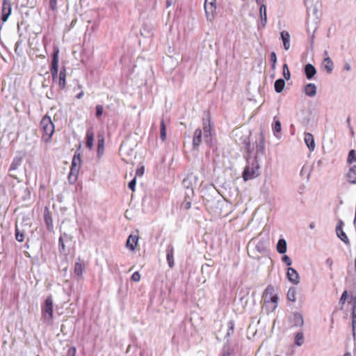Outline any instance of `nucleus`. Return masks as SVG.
<instances>
[{
    "label": "nucleus",
    "instance_id": "obj_1",
    "mask_svg": "<svg viewBox=\"0 0 356 356\" xmlns=\"http://www.w3.org/2000/svg\"><path fill=\"white\" fill-rule=\"evenodd\" d=\"M39 128L41 134L42 141L45 143H50L52 136L55 131V127L49 115H45L42 118Z\"/></svg>",
    "mask_w": 356,
    "mask_h": 356
},
{
    "label": "nucleus",
    "instance_id": "obj_2",
    "mask_svg": "<svg viewBox=\"0 0 356 356\" xmlns=\"http://www.w3.org/2000/svg\"><path fill=\"white\" fill-rule=\"evenodd\" d=\"M259 165L257 159H254L251 165H247L243 172V179L244 181L252 179L259 175Z\"/></svg>",
    "mask_w": 356,
    "mask_h": 356
},
{
    "label": "nucleus",
    "instance_id": "obj_3",
    "mask_svg": "<svg viewBox=\"0 0 356 356\" xmlns=\"http://www.w3.org/2000/svg\"><path fill=\"white\" fill-rule=\"evenodd\" d=\"M263 298L265 303H272V311H274L277 307L278 297L275 293L274 287L272 285H268L263 294Z\"/></svg>",
    "mask_w": 356,
    "mask_h": 356
},
{
    "label": "nucleus",
    "instance_id": "obj_4",
    "mask_svg": "<svg viewBox=\"0 0 356 356\" xmlns=\"http://www.w3.org/2000/svg\"><path fill=\"white\" fill-rule=\"evenodd\" d=\"M54 306L51 296H49L44 301V306L42 309V314L44 318L48 321H51L53 318Z\"/></svg>",
    "mask_w": 356,
    "mask_h": 356
},
{
    "label": "nucleus",
    "instance_id": "obj_5",
    "mask_svg": "<svg viewBox=\"0 0 356 356\" xmlns=\"http://www.w3.org/2000/svg\"><path fill=\"white\" fill-rule=\"evenodd\" d=\"M58 54L59 50L58 48L54 49L53 56H52V60H51V65L50 67V72L52 75V79L54 81L58 77Z\"/></svg>",
    "mask_w": 356,
    "mask_h": 356
},
{
    "label": "nucleus",
    "instance_id": "obj_6",
    "mask_svg": "<svg viewBox=\"0 0 356 356\" xmlns=\"http://www.w3.org/2000/svg\"><path fill=\"white\" fill-rule=\"evenodd\" d=\"M216 9V0H211V2H208V0H205L204 10L208 20L212 21L214 19Z\"/></svg>",
    "mask_w": 356,
    "mask_h": 356
},
{
    "label": "nucleus",
    "instance_id": "obj_7",
    "mask_svg": "<svg viewBox=\"0 0 356 356\" xmlns=\"http://www.w3.org/2000/svg\"><path fill=\"white\" fill-rule=\"evenodd\" d=\"M1 20L5 22L8 20L12 12V4L10 0H3L2 3Z\"/></svg>",
    "mask_w": 356,
    "mask_h": 356
},
{
    "label": "nucleus",
    "instance_id": "obj_8",
    "mask_svg": "<svg viewBox=\"0 0 356 356\" xmlns=\"http://www.w3.org/2000/svg\"><path fill=\"white\" fill-rule=\"evenodd\" d=\"M203 131L204 138L211 136L212 126L211 124V118L208 113L207 117L202 120Z\"/></svg>",
    "mask_w": 356,
    "mask_h": 356
},
{
    "label": "nucleus",
    "instance_id": "obj_9",
    "mask_svg": "<svg viewBox=\"0 0 356 356\" xmlns=\"http://www.w3.org/2000/svg\"><path fill=\"white\" fill-rule=\"evenodd\" d=\"M202 142V131L201 129H197L193 138V147L194 149H197Z\"/></svg>",
    "mask_w": 356,
    "mask_h": 356
},
{
    "label": "nucleus",
    "instance_id": "obj_10",
    "mask_svg": "<svg viewBox=\"0 0 356 356\" xmlns=\"http://www.w3.org/2000/svg\"><path fill=\"white\" fill-rule=\"evenodd\" d=\"M289 280L294 284H297L300 282V277L298 272L293 268H288L286 273Z\"/></svg>",
    "mask_w": 356,
    "mask_h": 356
},
{
    "label": "nucleus",
    "instance_id": "obj_11",
    "mask_svg": "<svg viewBox=\"0 0 356 356\" xmlns=\"http://www.w3.org/2000/svg\"><path fill=\"white\" fill-rule=\"evenodd\" d=\"M86 145L90 150H92L93 149V147H94V131H93L92 128H89L86 131Z\"/></svg>",
    "mask_w": 356,
    "mask_h": 356
},
{
    "label": "nucleus",
    "instance_id": "obj_12",
    "mask_svg": "<svg viewBox=\"0 0 356 356\" xmlns=\"http://www.w3.org/2000/svg\"><path fill=\"white\" fill-rule=\"evenodd\" d=\"M85 265L81 258L79 257L74 264V273L77 277H81L83 275Z\"/></svg>",
    "mask_w": 356,
    "mask_h": 356
},
{
    "label": "nucleus",
    "instance_id": "obj_13",
    "mask_svg": "<svg viewBox=\"0 0 356 356\" xmlns=\"http://www.w3.org/2000/svg\"><path fill=\"white\" fill-rule=\"evenodd\" d=\"M66 69L65 67H63L60 71V73L58 74V84L59 86V88L60 90H64L66 86Z\"/></svg>",
    "mask_w": 356,
    "mask_h": 356
},
{
    "label": "nucleus",
    "instance_id": "obj_14",
    "mask_svg": "<svg viewBox=\"0 0 356 356\" xmlns=\"http://www.w3.org/2000/svg\"><path fill=\"white\" fill-rule=\"evenodd\" d=\"M342 226H343V222L342 221H339L338 225H337V227H336V232H337V236L342 241H343L345 243L347 244V243H349V240H348V238L347 235L343 232Z\"/></svg>",
    "mask_w": 356,
    "mask_h": 356
},
{
    "label": "nucleus",
    "instance_id": "obj_15",
    "mask_svg": "<svg viewBox=\"0 0 356 356\" xmlns=\"http://www.w3.org/2000/svg\"><path fill=\"white\" fill-rule=\"evenodd\" d=\"M166 258L170 268H173L174 263V247L170 244L166 250Z\"/></svg>",
    "mask_w": 356,
    "mask_h": 356
},
{
    "label": "nucleus",
    "instance_id": "obj_16",
    "mask_svg": "<svg viewBox=\"0 0 356 356\" xmlns=\"http://www.w3.org/2000/svg\"><path fill=\"white\" fill-rule=\"evenodd\" d=\"M138 236L137 235L131 234L127 238L126 246L131 250H134L137 246Z\"/></svg>",
    "mask_w": 356,
    "mask_h": 356
},
{
    "label": "nucleus",
    "instance_id": "obj_17",
    "mask_svg": "<svg viewBox=\"0 0 356 356\" xmlns=\"http://www.w3.org/2000/svg\"><path fill=\"white\" fill-rule=\"evenodd\" d=\"M282 40L283 42L284 48L285 50L290 49V34L286 31H282L280 33Z\"/></svg>",
    "mask_w": 356,
    "mask_h": 356
},
{
    "label": "nucleus",
    "instance_id": "obj_18",
    "mask_svg": "<svg viewBox=\"0 0 356 356\" xmlns=\"http://www.w3.org/2000/svg\"><path fill=\"white\" fill-rule=\"evenodd\" d=\"M304 140L307 146L310 150H314L315 149L316 146L314 143V138L311 133H305Z\"/></svg>",
    "mask_w": 356,
    "mask_h": 356
},
{
    "label": "nucleus",
    "instance_id": "obj_19",
    "mask_svg": "<svg viewBox=\"0 0 356 356\" xmlns=\"http://www.w3.org/2000/svg\"><path fill=\"white\" fill-rule=\"evenodd\" d=\"M346 177L349 183L356 184V165H353L349 169Z\"/></svg>",
    "mask_w": 356,
    "mask_h": 356
},
{
    "label": "nucleus",
    "instance_id": "obj_20",
    "mask_svg": "<svg viewBox=\"0 0 356 356\" xmlns=\"http://www.w3.org/2000/svg\"><path fill=\"white\" fill-rule=\"evenodd\" d=\"M97 138V156L100 157L104 151V137L102 134H99Z\"/></svg>",
    "mask_w": 356,
    "mask_h": 356
},
{
    "label": "nucleus",
    "instance_id": "obj_21",
    "mask_svg": "<svg viewBox=\"0 0 356 356\" xmlns=\"http://www.w3.org/2000/svg\"><path fill=\"white\" fill-rule=\"evenodd\" d=\"M81 163V158L80 156H74L72 162V166H71V170H70V175L71 176L74 172H78L79 170V165Z\"/></svg>",
    "mask_w": 356,
    "mask_h": 356
},
{
    "label": "nucleus",
    "instance_id": "obj_22",
    "mask_svg": "<svg viewBox=\"0 0 356 356\" xmlns=\"http://www.w3.org/2000/svg\"><path fill=\"white\" fill-rule=\"evenodd\" d=\"M292 323L293 327H302L304 323L302 315L299 313H295L293 316Z\"/></svg>",
    "mask_w": 356,
    "mask_h": 356
},
{
    "label": "nucleus",
    "instance_id": "obj_23",
    "mask_svg": "<svg viewBox=\"0 0 356 356\" xmlns=\"http://www.w3.org/2000/svg\"><path fill=\"white\" fill-rule=\"evenodd\" d=\"M305 72L308 79H312L316 74V70L312 64H307L305 67Z\"/></svg>",
    "mask_w": 356,
    "mask_h": 356
},
{
    "label": "nucleus",
    "instance_id": "obj_24",
    "mask_svg": "<svg viewBox=\"0 0 356 356\" xmlns=\"http://www.w3.org/2000/svg\"><path fill=\"white\" fill-rule=\"evenodd\" d=\"M305 92L307 96L314 97L316 93V87L314 83H308L305 87Z\"/></svg>",
    "mask_w": 356,
    "mask_h": 356
},
{
    "label": "nucleus",
    "instance_id": "obj_25",
    "mask_svg": "<svg viewBox=\"0 0 356 356\" xmlns=\"http://www.w3.org/2000/svg\"><path fill=\"white\" fill-rule=\"evenodd\" d=\"M44 218L47 229L49 230H51L53 229V220L51 218V213H49L47 209H46L45 210Z\"/></svg>",
    "mask_w": 356,
    "mask_h": 356
},
{
    "label": "nucleus",
    "instance_id": "obj_26",
    "mask_svg": "<svg viewBox=\"0 0 356 356\" xmlns=\"http://www.w3.org/2000/svg\"><path fill=\"white\" fill-rule=\"evenodd\" d=\"M273 131L274 135L276 137H279V135L282 131L281 122L279 120L276 119V117L274 118V123L273 124Z\"/></svg>",
    "mask_w": 356,
    "mask_h": 356
},
{
    "label": "nucleus",
    "instance_id": "obj_27",
    "mask_svg": "<svg viewBox=\"0 0 356 356\" xmlns=\"http://www.w3.org/2000/svg\"><path fill=\"white\" fill-rule=\"evenodd\" d=\"M259 13L262 24L264 26L267 22L266 6L264 3L260 6Z\"/></svg>",
    "mask_w": 356,
    "mask_h": 356
},
{
    "label": "nucleus",
    "instance_id": "obj_28",
    "mask_svg": "<svg viewBox=\"0 0 356 356\" xmlns=\"http://www.w3.org/2000/svg\"><path fill=\"white\" fill-rule=\"evenodd\" d=\"M277 251L280 254H284L286 252V242L284 239L281 238L277 244Z\"/></svg>",
    "mask_w": 356,
    "mask_h": 356
},
{
    "label": "nucleus",
    "instance_id": "obj_29",
    "mask_svg": "<svg viewBox=\"0 0 356 356\" xmlns=\"http://www.w3.org/2000/svg\"><path fill=\"white\" fill-rule=\"evenodd\" d=\"M322 65L328 73H330L332 71L334 65L333 62L329 57H327L323 60Z\"/></svg>",
    "mask_w": 356,
    "mask_h": 356
},
{
    "label": "nucleus",
    "instance_id": "obj_30",
    "mask_svg": "<svg viewBox=\"0 0 356 356\" xmlns=\"http://www.w3.org/2000/svg\"><path fill=\"white\" fill-rule=\"evenodd\" d=\"M275 90L277 92L280 93L282 92L284 90V88L285 86V81L284 80L280 79L275 81Z\"/></svg>",
    "mask_w": 356,
    "mask_h": 356
},
{
    "label": "nucleus",
    "instance_id": "obj_31",
    "mask_svg": "<svg viewBox=\"0 0 356 356\" xmlns=\"http://www.w3.org/2000/svg\"><path fill=\"white\" fill-rule=\"evenodd\" d=\"M294 343L296 345L300 346L304 343V335L302 332H298L294 338Z\"/></svg>",
    "mask_w": 356,
    "mask_h": 356
},
{
    "label": "nucleus",
    "instance_id": "obj_32",
    "mask_svg": "<svg viewBox=\"0 0 356 356\" xmlns=\"http://www.w3.org/2000/svg\"><path fill=\"white\" fill-rule=\"evenodd\" d=\"M287 299L291 302H295L296 300V292L293 288L289 289L287 292Z\"/></svg>",
    "mask_w": 356,
    "mask_h": 356
},
{
    "label": "nucleus",
    "instance_id": "obj_33",
    "mask_svg": "<svg viewBox=\"0 0 356 356\" xmlns=\"http://www.w3.org/2000/svg\"><path fill=\"white\" fill-rule=\"evenodd\" d=\"M161 138L163 141L166 139V127L163 120L161 122Z\"/></svg>",
    "mask_w": 356,
    "mask_h": 356
},
{
    "label": "nucleus",
    "instance_id": "obj_34",
    "mask_svg": "<svg viewBox=\"0 0 356 356\" xmlns=\"http://www.w3.org/2000/svg\"><path fill=\"white\" fill-rule=\"evenodd\" d=\"M356 161V152L354 149H351L348 156L347 162L348 163H353Z\"/></svg>",
    "mask_w": 356,
    "mask_h": 356
},
{
    "label": "nucleus",
    "instance_id": "obj_35",
    "mask_svg": "<svg viewBox=\"0 0 356 356\" xmlns=\"http://www.w3.org/2000/svg\"><path fill=\"white\" fill-rule=\"evenodd\" d=\"M15 238L19 242H23L24 240V234L19 231L17 226L15 227Z\"/></svg>",
    "mask_w": 356,
    "mask_h": 356
},
{
    "label": "nucleus",
    "instance_id": "obj_36",
    "mask_svg": "<svg viewBox=\"0 0 356 356\" xmlns=\"http://www.w3.org/2000/svg\"><path fill=\"white\" fill-rule=\"evenodd\" d=\"M283 76L286 80H289L291 77L290 71L289 70L287 64L283 65Z\"/></svg>",
    "mask_w": 356,
    "mask_h": 356
},
{
    "label": "nucleus",
    "instance_id": "obj_37",
    "mask_svg": "<svg viewBox=\"0 0 356 356\" xmlns=\"http://www.w3.org/2000/svg\"><path fill=\"white\" fill-rule=\"evenodd\" d=\"M270 60L272 63V70H275V67H276V63H277V56H276V54L275 52L274 51H272L270 53Z\"/></svg>",
    "mask_w": 356,
    "mask_h": 356
},
{
    "label": "nucleus",
    "instance_id": "obj_38",
    "mask_svg": "<svg viewBox=\"0 0 356 356\" xmlns=\"http://www.w3.org/2000/svg\"><path fill=\"white\" fill-rule=\"evenodd\" d=\"M351 302L353 304L352 318H356V296L352 297Z\"/></svg>",
    "mask_w": 356,
    "mask_h": 356
},
{
    "label": "nucleus",
    "instance_id": "obj_39",
    "mask_svg": "<svg viewBox=\"0 0 356 356\" xmlns=\"http://www.w3.org/2000/svg\"><path fill=\"white\" fill-rule=\"evenodd\" d=\"M348 296V291H344L341 296V298L339 300V304L343 307L346 301Z\"/></svg>",
    "mask_w": 356,
    "mask_h": 356
},
{
    "label": "nucleus",
    "instance_id": "obj_40",
    "mask_svg": "<svg viewBox=\"0 0 356 356\" xmlns=\"http://www.w3.org/2000/svg\"><path fill=\"white\" fill-rule=\"evenodd\" d=\"M96 117L99 118L101 117L103 114L104 108L102 105H97L96 106Z\"/></svg>",
    "mask_w": 356,
    "mask_h": 356
},
{
    "label": "nucleus",
    "instance_id": "obj_41",
    "mask_svg": "<svg viewBox=\"0 0 356 356\" xmlns=\"http://www.w3.org/2000/svg\"><path fill=\"white\" fill-rule=\"evenodd\" d=\"M191 207V202L190 200H188L186 198L181 204V208L185 210H188Z\"/></svg>",
    "mask_w": 356,
    "mask_h": 356
},
{
    "label": "nucleus",
    "instance_id": "obj_42",
    "mask_svg": "<svg viewBox=\"0 0 356 356\" xmlns=\"http://www.w3.org/2000/svg\"><path fill=\"white\" fill-rule=\"evenodd\" d=\"M131 280L134 282H139L140 280V273L138 271L132 274V275H131Z\"/></svg>",
    "mask_w": 356,
    "mask_h": 356
},
{
    "label": "nucleus",
    "instance_id": "obj_43",
    "mask_svg": "<svg viewBox=\"0 0 356 356\" xmlns=\"http://www.w3.org/2000/svg\"><path fill=\"white\" fill-rule=\"evenodd\" d=\"M228 326H229L228 334H229L230 333H233L234 330V321H229Z\"/></svg>",
    "mask_w": 356,
    "mask_h": 356
},
{
    "label": "nucleus",
    "instance_id": "obj_44",
    "mask_svg": "<svg viewBox=\"0 0 356 356\" xmlns=\"http://www.w3.org/2000/svg\"><path fill=\"white\" fill-rule=\"evenodd\" d=\"M136 184V177H135L134 179H132V180L129 183V188L132 191H135Z\"/></svg>",
    "mask_w": 356,
    "mask_h": 356
},
{
    "label": "nucleus",
    "instance_id": "obj_45",
    "mask_svg": "<svg viewBox=\"0 0 356 356\" xmlns=\"http://www.w3.org/2000/svg\"><path fill=\"white\" fill-rule=\"evenodd\" d=\"M282 261L289 266L292 264L291 259L287 255L282 257Z\"/></svg>",
    "mask_w": 356,
    "mask_h": 356
},
{
    "label": "nucleus",
    "instance_id": "obj_46",
    "mask_svg": "<svg viewBox=\"0 0 356 356\" xmlns=\"http://www.w3.org/2000/svg\"><path fill=\"white\" fill-rule=\"evenodd\" d=\"M49 6L52 10H55L57 7V0H49Z\"/></svg>",
    "mask_w": 356,
    "mask_h": 356
},
{
    "label": "nucleus",
    "instance_id": "obj_47",
    "mask_svg": "<svg viewBox=\"0 0 356 356\" xmlns=\"http://www.w3.org/2000/svg\"><path fill=\"white\" fill-rule=\"evenodd\" d=\"M353 334L354 338L356 337V318H352Z\"/></svg>",
    "mask_w": 356,
    "mask_h": 356
},
{
    "label": "nucleus",
    "instance_id": "obj_48",
    "mask_svg": "<svg viewBox=\"0 0 356 356\" xmlns=\"http://www.w3.org/2000/svg\"><path fill=\"white\" fill-rule=\"evenodd\" d=\"M58 243H59V248H60V250H62V251H64L65 248V244L63 243V239L62 236H60L59 238Z\"/></svg>",
    "mask_w": 356,
    "mask_h": 356
},
{
    "label": "nucleus",
    "instance_id": "obj_49",
    "mask_svg": "<svg viewBox=\"0 0 356 356\" xmlns=\"http://www.w3.org/2000/svg\"><path fill=\"white\" fill-rule=\"evenodd\" d=\"M144 167L142 166L136 170V175L138 177H142L144 174Z\"/></svg>",
    "mask_w": 356,
    "mask_h": 356
},
{
    "label": "nucleus",
    "instance_id": "obj_50",
    "mask_svg": "<svg viewBox=\"0 0 356 356\" xmlns=\"http://www.w3.org/2000/svg\"><path fill=\"white\" fill-rule=\"evenodd\" d=\"M177 0H166V7L169 8L170 6L175 5Z\"/></svg>",
    "mask_w": 356,
    "mask_h": 356
},
{
    "label": "nucleus",
    "instance_id": "obj_51",
    "mask_svg": "<svg viewBox=\"0 0 356 356\" xmlns=\"http://www.w3.org/2000/svg\"><path fill=\"white\" fill-rule=\"evenodd\" d=\"M256 2L258 5L261 6L262 3H264V0H256Z\"/></svg>",
    "mask_w": 356,
    "mask_h": 356
},
{
    "label": "nucleus",
    "instance_id": "obj_52",
    "mask_svg": "<svg viewBox=\"0 0 356 356\" xmlns=\"http://www.w3.org/2000/svg\"><path fill=\"white\" fill-rule=\"evenodd\" d=\"M83 92H81L79 93V94L76 95V98H77V99H80V98H81V97H82V96H83Z\"/></svg>",
    "mask_w": 356,
    "mask_h": 356
},
{
    "label": "nucleus",
    "instance_id": "obj_53",
    "mask_svg": "<svg viewBox=\"0 0 356 356\" xmlns=\"http://www.w3.org/2000/svg\"><path fill=\"white\" fill-rule=\"evenodd\" d=\"M309 227H310L311 229H314V228L315 227V224H314V222H312V223H310V225H309Z\"/></svg>",
    "mask_w": 356,
    "mask_h": 356
},
{
    "label": "nucleus",
    "instance_id": "obj_54",
    "mask_svg": "<svg viewBox=\"0 0 356 356\" xmlns=\"http://www.w3.org/2000/svg\"><path fill=\"white\" fill-rule=\"evenodd\" d=\"M345 68H346V70H349L350 69V65L348 64H346L345 65Z\"/></svg>",
    "mask_w": 356,
    "mask_h": 356
},
{
    "label": "nucleus",
    "instance_id": "obj_55",
    "mask_svg": "<svg viewBox=\"0 0 356 356\" xmlns=\"http://www.w3.org/2000/svg\"><path fill=\"white\" fill-rule=\"evenodd\" d=\"M343 356H351V355L350 353H346Z\"/></svg>",
    "mask_w": 356,
    "mask_h": 356
},
{
    "label": "nucleus",
    "instance_id": "obj_56",
    "mask_svg": "<svg viewBox=\"0 0 356 356\" xmlns=\"http://www.w3.org/2000/svg\"><path fill=\"white\" fill-rule=\"evenodd\" d=\"M250 145V143L247 144V149H248V151H250L249 150Z\"/></svg>",
    "mask_w": 356,
    "mask_h": 356
},
{
    "label": "nucleus",
    "instance_id": "obj_57",
    "mask_svg": "<svg viewBox=\"0 0 356 356\" xmlns=\"http://www.w3.org/2000/svg\"><path fill=\"white\" fill-rule=\"evenodd\" d=\"M347 122H348V124L350 123V118H348V119L347 120Z\"/></svg>",
    "mask_w": 356,
    "mask_h": 356
},
{
    "label": "nucleus",
    "instance_id": "obj_58",
    "mask_svg": "<svg viewBox=\"0 0 356 356\" xmlns=\"http://www.w3.org/2000/svg\"><path fill=\"white\" fill-rule=\"evenodd\" d=\"M208 2H211V0H208Z\"/></svg>",
    "mask_w": 356,
    "mask_h": 356
}]
</instances>
